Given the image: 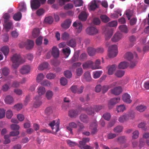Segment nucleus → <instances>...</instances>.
<instances>
[{
  "mask_svg": "<svg viewBox=\"0 0 149 149\" xmlns=\"http://www.w3.org/2000/svg\"><path fill=\"white\" fill-rule=\"evenodd\" d=\"M11 60L13 63L12 66L15 68H17L19 65L25 62L21 56L17 54H14L11 58Z\"/></svg>",
  "mask_w": 149,
  "mask_h": 149,
  "instance_id": "1",
  "label": "nucleus"
},
{
  "mask_svg": "<svg viewBox=\"0 0 149 149\" xmlns=\"http://www.w3.org/2000/svg\"><path fill=\"white\" fill-rule=\"evenodd\" d=\"M135 113L132 111L120 116L118 119V121L121 123L126 122L130 119H133L134 117Z\"/></svg>",
  "mask_w": 149,
  "mask_h": 149,
  "instance_id": "2",
  "label": "nucleus"
},
{
  "mask_svg": "<svg viewBox=\"0 0 149 149\" xmlns=\"http://www.w3.org/2000/svg\"><path fill=\"white\" fill-rule=\"evenodd\" d=\"M108 56L110 58H113L116 57L118 53V47L114 45L109 47L108 50Z\"/></svg>",
  "mask_w": 149,
  "mask_h": 149,
  "instance_id": "3",
  "label": "nucleus"
},
{
  "mask_svg": "<svg viewBox=\"0 0 149 149\" xmlns=\"http://www.w3.org/2000/svg\"><path fill=\"white\" fill-rule=\"evenodd\" d=\"M34 42L33 41L28 40L26 42H22L19 44V47L20 48H23L25 47L27 49H30L32 48L34 45Z\"/></svg>",
  "mask_w": 149,
  "mask_h": 149,
  "instance_id": "4",
  "label": "nucleus"
},
{
  "mask_svg": "<svg viewBox=\"0 0 149 149\" xmlns=\"http://www.w3.org/2000/svg\"><path fill=\"white\" fill-rule=\"evenodd\" d=\"M59 124L60 122L58 120L56 122L55 120H53L49 124V125L51 127L53 132L56 133L59 130Z\"/></svg>",
  "mask_w": 149,
  "mask_h": 149,
  "instance_id": "5",
  "label": "nucleus"
},
{
  "mask_svg": "<svg viewBox=\"0 0 149 149\" xmlns=\"http://www.w3.org/2000/svg\"><path fill=\"white\" fill-rule=\"evenodd\" d=\"M86 32L87 34L90 35H93L97 33L98 30L94 27L90 26L86 29Z\"/></svg>",
  "mask_w": 149,
  "mask_h": 149,
  "instance_id": "6",
  "label": "nucleus"
},
{
  "mask_svg": "<svg viewBox=\"0 0 149 149\" xmlns=\"http://www.w3.org/2000/svg\"><path fill=\"white\" fill-rule=\"evenodd\" d=\"M120 98L119 97L111 99L109 101L108 103V106L109 108V109H112L114 105L120 101Z\"/></svg>",
  "mask_w": 149,
  "mask_h": 149,
  "instance_id": "7",
  "label": "nucleus"
},
{
  "mask_svg": "<svg viewBox=\"0 0 149 149\" xmlns=\"http://www.w3.org/2000/svg\"><path fill=\"white\" fill-rule=\"evenodd\" d=\"M40 96H36L33 100V107L35 108L39 107L42 104Z\"/></svg>",
  "mask_w": 149,
  "mask_h": 149,
  "instance_id": "8",
  "label": "nucleus"
},
{
  "mask_svg": "<svg viewBox=\"0 0 149 149\" xmlns=\"http://www.w3.org/2000/svg\"><path fill=\"white\" fill-rule=\"evenodd\" d=\"M31 6L32 10L36 9L40 6V3L38 0H31Z\"/></svg>",
  "mask_w": 149,
  "mask_h": 149,
  "instance_id": "9",
  "label": "nucleus"
},
{
  "mask_svg": "<svg viewBox=\"0 0 149 149\" xmlns=\"http://www.w3.org/2000/svg\"><path fill=\"white\" fill-rule=\"evenodd\" d=\"M73 26L77 29V32L79 33L82 31V25L81 23L79 21H76L73 24Z\"/></svg>",
  "mask_w": 149,
  "mask_h": 149,
  "instance_id": "10",
  "label": "nucleus"
},
{
  "mask_svg": "<svg viewBox=\"0 0 149 149\" xmlns=\"http://www.w3.org/2000/svg\"><path fill=\"white\" fill-rule=\"evenodd\" d=\"M30 71V67L29 65H24L21 68L20 73L22 74H26L29 73Z\"/></svg>",
  "mask_w": 149,
  "mask_h": 149,
  "instance_id": "11",
  "label": "nucleus"
},
{
  "mask_svg": "<svg viewBox=\"0 0 149 149\" xmlns=\"http://www.w3.org/2000/svg\"><path fill=\"white\" fill-rule=\"evenodd\" d=\"M122 34L120 33H116L112 38L111 40L113 42H116L120 40L122 38Z\"/></svg>",
  "mask_w": 149,
  "mask_h": 149,
  "instance_id": "12",
  "label": "nucleus"
},
{
  "mask_svg": "<svg viewBox=\"0 0 149 149\" xmlns=\"http://www.w3.org/2000/svg\"><path fill=\"white\" fill-rule=\"evenodd\" d=\"M71 22L72 21L70 19H66L61 24V26L63 29H68L70 27Z\"/></svg>",
  "mask_w": 149,
  "mask_h": 149,
  "instance_id": "13",
  "label": "nucleus"
},
{
  "mask_svg": "<svg viewBox=\"0 0 149 149\" xmlns=\"http://www.w3.org/2000/svg\"><path fill=\"white\" fill-rule=\"evenodd\" d=\"M111 91L112 94L116 95H118L122 92V89L121 87L119 86L111 89Z\"/></svg>",
  "mask_w": 149,
  "mask_h": 149,
  "instance_id": "14",
  "label": "nucleus"
},
{
  "mask_svg": "<svg viewBox=\"0 0 149 149\" xmlns=\"http://www.w3.org/2000/svg\"><path fill=\"white\" fill-rule=\"evenodd\" d=\"M89 128L91 130V134L92 135L96 134L97 132V124L95 122L92 123L90 126Z\"/></svg>",
  "mask_w": 149,
  "mask_h": 149,
  "instance_id": "15",
  "label": "nucleus"
},
{
  "mask_svg": "<svg viewBox=\"0 0 149 149\" xmlns=\"http://www.w3.org/2000/svg\"><path fill=\"white\" fill-rule=\"evenodd\" d=\"M51 54L54 58H58L59 54V52L58 48L55 46L53 47L52 48Z\"/></svg>",
  "mask_w": 149,
  "mask_h": 149,
  "instance_id": "16",
  "label": "nucleus"
},
{
  "mask_svg": "<svg viewBox=\"0 0 149 149\" xmlns=\"http://www.w3.org/2000/svg\"><path fill=\"white\" fill-rule=\"evenodd\" d=\"M77 41L75 38H72L66 42L67 45L72 47L74 48L76 46Z\"/></svg>",
  "mask_w": 149,
  "mask_h": 149,
  "instance_id": "17",
  "label": "nucleus"
},
{
  "mask_svg": "<svg viewBox=\"0 0 149 149\" xmlns=\"http://www.w3.org/2000/svg\"><path fill=\"white\" fill-rule=\"evenodd\" d=\"M98 7L95 1L94 0L90 3L89 5L88 9L91 10H94Z\"/></svg>",
  "mask_w": 149,
  "mask_h": 149,
  "instance_id": "18",
  "label": "nucleus"
},
{
  "mask_svg": "<svg viewBox=\"0 0 149 149\" xmlns=\"http://www.w3.org/2000/svg\"><path fill=\"white\" fill-rule=\"evenodd\" d=\"M116 82L113 83L109 85L104 86L102 88V92L104 93L106 92L111 88L114 86L116 84Z\"/></svg>",
  "mask_w": 149,
  "mask_h": 149,
  "instance_id": "19",
  "label": "nucleus"
},
{
  "mask_svg": "<svg viewBox=\"0 0 149 149\" xmlns=\"http://www.w3.org/2000/svg\"><path fill=\"white\" fill-rule=\"evenodd\" d=\"M81 110L85 111L89 115H93L94 113V109L91 107H84L83 108L82 107Z\"/></svg>",
  "mask_w": 149,
  "mask_h": 149,
  "instance_id": "20",
  "label": "nucleus"
},
{
  "mask_svg": "<svg viewBox=\"0 0 149 149\" xmlns=\"http://www.w3.org/2000/svg\"><path fill=\"white\" fill-rule=\"evenodd\" d=\"M130 97L129 94L127 93H125L122 96V99L125 102L127 103H130L132 100L130 99Z\"/></svg>",
  "mask_w": 149,
  "mask_h": 149,
  "instance_id": "21",
  "label": "nucleus"
},
{
  "mask_svg": "<svg viewBox=\"0 0 149 149\" xmlns=\"http://www.w3.org/2000/svg\"><path fill=\"white\" fill-rule=\"evenodd\" d=\"M93 62L90 61H88L84 63L82 65V67L84 69H86L90 67H91L92 69V67H93Z\"/></svg>",
  "mask_w": 149,
  "mask_h": 149,
  "instance_id": "22",
  "label": "nucleus"
},
{
  "mask_svg": "<svg viewBox=\"0 0 149 149\" xmlns=\"http://www.w3.org/2000/svg\"><path fill=\"white\" fill-rule=\"evenodd\" d=\"M87 16L88 15L86 13L83 11L79 15V18L81 21H85L86 20Z\"/></svg>",
  "mask_w": 149,
  "mask_h": 149,
  "instance_id": "23",
  "label": "nucleus"
},
{
  "mask_svg": "<svg viewBox=\"0 0 149 149\" xmlns=\"http://www.w3.org/2000/svg\"><path fill=\"white\" fill-rule=\"evenodd\" d=\"M5 101L6 104H11L13 102L14 99L12 96L8 95L6 97Z\"/></svg>",
  "mask_w": 149,
  "mask_h": 149,
  "instance_id": "24",
  "label": "nucleus"
},
{
  "mask_svg": "<svg viewBox=\"0 0 149 149\" xmlns=\"http://www.w3.org/2000/svg\"><path fill=\"white\" fill-rule=\"evenodd\" d=\"M78 111L77 110L72 109L70 110L69 111V116L71 118L76 117L78 115Z\"/></svg>",
  "mask_w": 149,
  "mask_h": 149,
  "instance_id": "25",
  "label": "nucleus"
},
{
  "mask_svg": "<svg viewBox=\"0 0 149 149\" xmlns=\"http://www.w3.org/2000/svg\"><path fill=\"white\" fill-rule=\"evenodd\" d=\"M40 33V31L39 28H35L32 32V35L34 38H36L38 36Z\"/></svg>",
  "mask_w": 149,
  "mask_h": 149,
  "instance_id": "26",
  "label": "nucleus"
},
{
  "mask_svg": "<svg viewBox=\"0 0 149 149\" xmlns=\"http://www.w3.org/2000/svg\"><path fill=\"white\" fill-rule=\"evenodd\" d=\"M80 119L82 122L84 123H87L88 121V117L86 114H81L80 116Z\"/></svg>",
  "mask_w": 149,
  "mask_h": 149,
  "instance_id": "27",
  "label": "nucleus"
},
{
  "mask_svg": "<svg viewBox=\"0 0 149 149\" xmlns=\"http://www.w3.org/2000/svg\"><path fill=\"white\" fill-rule=\"evenodd\" d=\"M79 52V51H76L71 59V61L72 62L77 61L78 60Z\"/></svg>",
  "mask_w": 149,
  "mask_h": 149,
  "instance_id": "28",
  "label": "nucleus"
},
{
  "mask_svg": "<svg viewBox=\"0 0 149 149\" xmlns=\"http://www.w3.org/2000/svg\"><path fill=\"white\" fill-rule=\"evenodd\" d=\"M19 10L22 12H25L26 11V5L24 2L21 3L19 6Z\"/></svg>",
  "mask_w": 149,
  "mask_h": 149,
  "instance_id": "29",
  "label": "nucleus"
},
{
  "mask_svg": "<svg viewBox=\"0 0 149 149\" xmlns=\"http://www.w3.org/2000/svg\"><path fill=\"white\" fill-rule=\"evenodd\" d=\"M116 65H113L111 66L108 70V74L109 75H112L113 74L114 72L116 69Z\"/></svg>",
  "mask_w": 149,
  "mask_h": 149,
  "instance_id": "30",
  "label": "nucleus"
},
{
  "mask_svg": "<svg viewBox=\"0 0 149 149\" xmlns=\"http://www.w3.org/2000/svg\"><path fill=\"white\" fill-rule=\"evenodd\" d=\"M62 50L63 53L66 56L65 57V58H68L71 52V51L69 47H68L65 49L63 48L62 49Z\"/></svg>",
  "mask_w": 149,
  "mask_h": 149,
  "instance_id": "31",
  "label": "nucleus"
},
{
  "mask_svg": "<svg viewBox=\"0 0 149 149\" xmlns=\"http://www.w3.org/2000/svg\"><path fill=\"white\" fill-rule=\"evenodd\" d=\"M49 64L47 63H43L40 64L38 67V69L40 70H42L47 68Z\"/></svg>",
  "mask_w": 149,
  "mask_h": 149,
  "instance_id": "32",
  "label": "nucleus"
},
{
  "mask_svg": "<svg viewBox=\"0 0 149 149\" xmlns=\"http://www.w3.org/2000/svg\"><path fill=\"white\" fill-rule=\"evenodd\" d=\"M88 52L90 56H93L96 54L95 49L91 47H88L87 49Z\"/></svg>",
  "mask_w": 149,
  "mask_h": 149,
  "instance_id": "33",
  "label": "nucleus"
},
{
  "mask_svg": "<svg viewBox=\"0 0 149 149\" xmlns=\"http://www.w3.org/2000/svg\"><path fill=\"white\" fill-rule=\"evenodd\" d=\"M13 25V23L11 21L8 22L6 23H4V26L5 28L6 29V31H8L11 29Z\"/></svg>",
  "mask_w": 149,
  "mask_h": 149,
  "instance_id": "34",
  "label": "nucleus"
},
{
  "mask_svg": "<svg viewBox=\"0 0 149 149\" xmlns=\"http://www.w3.org/2000/svg\"><path fill=\"white\" fill-rule=\"evenodd\" d=\"M1 50L4 55L6 56L9 53V49L8 46H5L1 48Z\"/></svg>",
  "mask_w": 149,
  "mask_h": 149,
  "instance_id": "35",
  "label": "nucleus"
},
{
  "mask_svg": "<svg viewBox=\"0 0 149 149\" xmlns=\"http://www.w3.org/2000/svg\"><path fill=\"white\" fill-rule=\"evenodd\" d=\"M113 31L112 29L108 30L105 34L106 39L107 40L109 39L113 35Z\"/></svg>",
  "mask_w": 149,
  "mask_h": 149,
  "instance_id": "36",
  "label": "nucleus"
},
{
  "mask_svg": "<svg viewBox=\"0 0 149 149\" xmlns=\"http://www.w3.org/2000/svg\"><path fill=\"white\" fill-rule=\"evenodd\" d=\"M22 16L21 13L19 12L14 15L13 18L15 21H19L21 19Z\"/></svg>",
  "mask_w": 149,
  "mask_h": 149,
  "instance_id": "37",
  "label": "nucleus"
},
{
  "mask_svg": "<svg viewBox=\"0 0 149 149\" xmlns=\"http://www.w3.org/2000/svg\"><path fill=\"white\" fill-rule=\"evenodd\" d=\"M128 65V63L126 62H122L120 63L118 65L119 68L122 69H124L127 68Z\"/></svg>",
  "mask_w": 149,
  "mask_h": 149,
  "instance_id": "38",
  "label": "nucleus"
},
{
  "mask_svg": "<svg viewBox=\"0 0 149 149\" xmlns=\"http://www.w3.org/2000/svg\"><path fill=\"white\" fill-rule=\"evenodd\" d=\"M45 92V90L44 87L40 86L38 88V92L39 95V96H40L44 94Z\"/></svg>",
  "mask_w": 149,
  "mask_h": 149,
  "instance_id": "39",
  "label": "nucleus"
},
{
  "mask_svg": "<svg viewBox=\"0 0 149 149\" xmlns=\"http://www.w3.org/2000/svg\"><path fill=\"white\" fill-rule=\"evenodd\" d=\"M123 130V127L122 126L118 125L115 127L113 130L116 133H120L122 132Z\"/></svg>",
  "mask_w": 149,
  "mask_h": 149,
  "instance_id": "40",
  "label": "nucleus"
},
{
  "mask_svg": "<svg viewBox=\"0 0 149 149\" xmlns=\"http://www.w3.org/2000/svg\"><path fill=\"white\" fill-rule=\"evenodd\" d=\"M119 29L122 32L125 33H128L127 28L125 25H122L119 26Z\"/></svg>",
  "mask_w": 149,
  "mask_h": 149,
  "instance_id": "41",
  "label": "nucleus"
},
{
  "mask_svg": "<svg viewBox=\"0 0 149 149\" xmlns=\"http://www.w3.org/2000/svg\"><path fill=\"white\" fill-rule=\"evenodd\" d=\"M125 57L128 60L130 61L133 58V55L130 52H127L125 55Z\"/></svg>",
  "mask_w": 149,
  "mask_h": 149,
  "instance_id": "42",
  "label": "nucleus"
},
{
  "mask_svg": "<svg viewBox=\"0 0 149 149\" xmlns=\"http://www.w3.org/2000/svg\"><path fill=\"white\" fill-rule=\"evenodd\" d=\"M133 11L132 10L128 9L125 12V14L128 20L130 19L131 17L133 15Z\"/></svg>",
  "mask_w": 149,
  "mask_h": 149,
  "instance_id": "43",
  "label": "nucleus"
},
{
  "mask_svg": "<svg viewBox=\"0 0 149 149\" xmlns=\"http://www.w3.org/2000/svg\"><path fill=\"white\" fill-rule=\"evenodd\" d=\"M54 93L53 92L50 90L48 91L46 93V96L48 100H51L53 96Z\"/></svg>",
  "mask_w": 149,
  "mask_h": 149,
  "instance_id": "44",
  "label": "nucleus"
},
{
  "mask_svg": "<svg viewBox=\"0 0 149 149\" xmlns=\"http://www.w3.org/2000/svg\"><path fill=\"white\" fill-rule=\"evenodd\" d=\"M125 72L123 70H118L116 71L115 74L116 76L118 77H121L124 74Z\"/></svg>",
  "mask_w": 149,
  "mask_h": 149,
  "instance_id": "45",
  "label": "nucleus"
},
{
  "mask_svg": "<svg viewBox=\"0 0 149 149\" xmlns=\"http://www.w3.org/2000/svg\"><path fill=\"white\" fill-rule=\"evenodd\" d=\"M84 78L87 81H89L91 80V77L90 73L88 72H85L84 74Z\"/></svg>",
  "mask_w": 149,
  "mask_h": 149,
  "instance_id": "46",
  "label": "nucleus"
},
{
  "mask_svg": "<svg viewBox=\"0 0 149 149\" xmlns=\"http://www.w3.org/2000/svg\"><path fill=\"white\" fill-rule=\"evenodd\" d=\"M146 108V106L141 105L137 106L136 107V110L140 112H142L144 111Z\"/></svg>",
  "mask_w": 149,
  "mask_h": 149,
  "instance_id": "47",
  "label": "nucleus"
},
{
  "mask_svg": "<svg viewBox=\"0 0 149 149\" xmlns=\"http://www.w3.org/2000/svg\"><path fill=\"white\" fill-rule=\"evenodd\" d=\"M10 84V82H8L7 84H6L2 86V89L4 91H7L10 88L9 86Z\"/></svg>",
  "mask_w": 149,
  "mask_h": 149,
  "instance_id": "48",
  "label": "nucleus"
},
{
  "mask_svg": "<svg viewBox=\"0 0 149 149\" xmlns=\"http://www.w3.org/2000/svg\"><path fill=\"white\" fill-rule=\"evenodd\" d=\"M102 71H96L93 73V77L95 79H97L100 77L102 74Z\"/></svg>",
  "mask_w": 149,
  "mask_h": 149,
  "instance_id": "49",
  "label": "nucleus"
},
{
  "mask_svg": "<svg viewBox=\"0 0 149 149\" xmlns=\"http://www.w3.org/2000/svg\"><path fill=\"white\" fill-rule=\"evenodd\" d=\"M53 21V19L51 16H49L45 18V23L48 24H51Z\"/></svg>",
  "mask_w": 149,
  "mask_h": 149,
  "instance_id": "50",
  "label": "nucleus"
},
{
  "mask_svg": "<svg viewBox=\"0 0 149 149\" xmlns=\"http://www.w3.org/2000/svg\"><path fill=\"white\" fill-rule=\"evenodd\" d=\"M69 36V34L67 32H65L62 34L61 39L64 40H67L68 39Z\"/></svg>",
  "mask_w": 149,
  "mask_h": 149,
  "instance_id": "51",
  "label": "nucleus"
},
{
  "mask_svg": "<svg viewBox=\"0 0 149 149\" xmlns=\"http://www.w3.org/2000/svg\"><path fill=\"white\" fill-rule=\"evenodd\" d=\"M125 109V107L123 105H120L117 107V110L118 112H123Z\"/></svg>",
  "mask_w": 149,
  "mask_h": 149,
  "instance_id": "52",
  "label": "nucleus"
},
{
  "mask_svg": "<svg viewBox=\"0 0 149 149\" xmlns=\"http://www.w3.org/2000/svg\"><path fill=\"white\" fill-rule=\"evenodd\" d=\"M3 17L4 19V23H6L9 20L10 16L8 13H6L3 15Z\"/></svg>",
  "mask_w": 149,
  "mask_h": 149,
  "instance_id": "53",
  "label": "nucleus"
},
{
  "mask_svg": "<svg viewBox=\"0 0 149 149\" xmlns=\"http://www.w3.org/2000/svg\"><path fill=\"white\" fill-rule=\"evenodd\" d=\"M102 117L105 120L109 121L110 119L111 116L109 113H106L103 114Z\"/></svg>",
  "mask_w": 149,
  "mask_h": 149,
  "instance_id": "54",
  "label": "nucleus"
},
{
  "mask_svg": "<svg viewBox=\"0 0 149 149\" xmlns=\"http://www.w3.org/2000/svg\"><path fill=\"white\" fill-rule=\"evenodd\" d=\"M100 63V61L99 59L96 60L95 63V66L92 67L93 70L100 68V67L99 65Z\"/></svg>",
  "mask_w": 149,
  "mask_h": 149,
  "instance_id": "55",
  "label": "nucleus"
},
{
  "mask_svg": "<svg viewBox=\"0 0 149 149\" xmlns=\"http://www.w3.org/2000/svg\"><path fill=\"white\" fill-rule=\"evenodd\" d=\"M100 18L102 21L104 22L107 23L109 21V18L106 15H102Z\"/></svg>",
  "mask_w": 149,
  "mask_h": 149,
  "instance_id": "56",
  "label": "nucleus"
},
{
  "mask_svg": "<svg viewBox=\"0 0 149 149\" xmlns=\"http://www.w3.org/2000/svg\"><path fill=\"white\" fill-rule=\"evenodd\" d=\"M75 6L76 7L80 6H82L83 2L82 0H75L74 1Z\"/></svg>",
  "mask_w": 149,
  "mask_h": 149,
  "instance_id": "57",
  "label": "nucleus"
},
{
  "mask_svg": "<svg viewBox=\"0 0 149 149\" xmlns=\"http://www.w3.org/2000/svg\"><path fill=\"white\" fill-rule=\"evenodd\" d=\"M2 73L4 76L7 75L9 73V69L7 68H4L2 69Z\"/></svg>",
  "mask_w": 149,
  "mask_h": 149,
  "instance_id": "58",
  "label": "nucleus"
},
{
  "mask_svg": "<svg viewBox=\"0 0 149 149\" xmlns=\"http://www.w3.org/2000/svg\"><path fill=\"white\" fill-rule=\"evenodd\" d=\"M146 123L144 122H141L138 125V127L139 128L142 129L145 131L147 130V127H146Z\"/></svg>",
  "mask_w": 149,
  "mask_h": 149,
  "instance_id": "59",
  "label": "nucleus"
},
{
  "mask_svg": "<svg viewBox=\"0 0 149 149\" xmlns=\"http://www.w3.org/2000/svg\"><path fill=\"white\" fill-rule=\"evenodd\" d=\"M44 78V75L43 74L40 73L39 74L37 77L36 80L38 82H40Z\"/></svg>",
  "mask_w": 149,
  "mask_h": 149,
  "instance_id": "60",
  "label": "nucleus"
},
{
  "mask_svg": "<svg viewBox=\"0 0 149 149\" xmlns=\"http://www.w3.org/2000/svg\"><path fill=\"white\" fill-rule=\"evenodd\" d=\"M117 22L116 21H113L111 22H109L107 24L108 26L111 27L116 26L117 25Z\"/></svg>",
  "mask_w": 149,
  "mask_h": 149,
  "instance_id": "61",
  "label": "nucleus"
},
{
  "mask_svg": "<svg viewBox=\"0 0 149 149\" xmlns=\"http://www.w3.org/2000/svg\"><path fill=\"white\" fill-rule=\"evenodd\" d=\"M118 141L121 143H123L126 140L125 137L121 136L119 137L117 139Z\"/></svg>",
  "mask_w": 149,
  "mask_h": 149,
  "instance_id": "62",
  "label": "nucleus"
},
{
  "mask_svg": "<svg viewBox=\"0 0 149 149\" xmlns=\"http://www.w3.org/2000/svg\"><path fill=\"white\" fill-rule=\"evenodd\" d=\"M9 135H5L4 136V139L5 141L4 142V144H7L10 142V140L9 139Z\"/></svg>",
  "mask_w": 149,
  "mask_h": 149,
  "instance_id": "63",
  "label": "nucleus"
},
{
  "mask_svg": "<svg viewBox=\"0 0 149 149\" xmlns=\"http://www.w3.org/2000/svg\"><path fill=\"white\" fill-rule=\"evenodd\" d=\"M42 41V38L40 36L36 40V43L37 45H41Z\"/></svg>",
  "mask_w": 149,
  "mask_h": 149,
  "instance_id": "64",
  "label": "nucleus"
}]
</instances>
